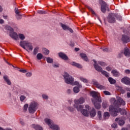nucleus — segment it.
I'll use <instances>...</instances> for the list:
<instances>
[{
    "mask_svg": "<svg viewBox=\"0 0 130 130\" xmlns=\"http://www.w3.org/2000/svg\"><path fill=\"white\" fill-rule=\"evenodd\" d=\"M74 106L78 111H82V109H83V106L82 105H78V104H75Z\"/></svg>",
    "mask_w": 130,
    "mask_h": 130,
    "instance_id": "24",
    "label": "nucleus"
},
{
    "mask_svg": "<svg viewBox=\"0 0 130 130\" xmlns=\"http://www.w3.org/2000/svg\"><path fill=\"white\" fill-rule=\"evenodd\" d=\"M74 103L76 104H83L85 103V99L83 97H81L78 100H75Z\"/></svg>",
    "mask_w": 130,
    "mask_h": 130,
    "instance_id": "15",
    "label": "nucleus"
},
{
    "mask_svg": "<svg viewBox=\"0 0 130 130\" xmlns=\"http://www.w3.org/2000/svg\"><path fill=\"white\" fill-rule=\"evenodd\" d=\"M99 64H100V66H102V67H105L106 66V63L102 61H98Z\"/></svg>",
    "mask_w": 130,
    "mask_h": 130,
    "instance_id": "42",
    "label": "nucleus"
},
{
    "mask_svg": "<svg viewBox=\"0 0 130 130\" xmlns=\"http://www.w3.org/2000/svg\"><path fill=\"white\" fill-rule=\"evenodd\" d=\"M38 13L40 14V15H44L45 14H46V12L44 11H42V10H41V11H38Z\"/></svg>",
    "mask_w": 130,
    "mask_h": 130,
    "instance_id": "49",
    "label": "nucleus"
},
{
    "mask_svg": "<svg viewBox=\"0 0 130 130\" xmlns=\"http://www.w3.org/2000/svg\"><path fill=\"white\" fill-rule=\"evenodd\" d=\"M3 79L7 84H8L9 86L12 85V82H11V80L9 78V76H8V75H4L3 76Z\"/></svg>",
    "mask_w": 130,
    "mask_h": 130,
    "instance_id": "18",
    "label": "nucleus"
},
{
    "mask_svg": "<svg viewBox=\"0 0 130 130\" xmlns=\"http://www.w3.org/2000/svg\"><path fill=\"white\" fill-rule=\"evenodd\" d=\"M25 99H26V96H25L24 95L20 96V101H24V100H25Z\"/></svg>",
    "mask_w": 130,
    "mask_h": 130,
    "instance_id": "47",
    "label": "nucleus"
},
{
    "mask_svg": "<svg viewBox=\"0 0 130 130\" xmlns=\"http://www.w3.org/2000/svg\"><path fill=\"white\" fill-rule=\"evenodd\" d=\"M106 70H107V71H108V72H110V71H111L112 69L111 68V67H108L106 68Z\"/></svg>",
    "mask_w": 130,
    "mask_h": 130,
    "instance_id": "54",
    "label": "nucleus"
},
{
    "mask_svg": "<svg viewBox=\"0 0 130 130\" xmlns=\"http://www.w3.org/2000/svg\"><path fill=\"white\" fill-rule=\"evenodd\" d=\"M43 52L44 53V54L48 55L49 54V50H48L47 49H43Z\"/></svg>",
    "mask_w": 130,
    "mask_h": 130,
    "instance_id": "40",
    "label": "nucleus"
},
{
    "mask_svg": "<svg viewBox=\"0 0 130 130\" xmlns=\"http://www.w3.org/2000/svg\"><path fill=\"white\" fill-rule=\"evenodd\" d=\"M73 91L74 93H79L80 92V88L77 86H75L73 88Z\"/></svg>",
    "mask_w": 130,
    "mask_h": 130,
    "instance_id": "33",
    "label": "nucleus"
},
{
    "mask_svg": "<svg viewBox=\"0 0 130 130\" xmlns=\"http://www.w3.org/2000/svg\"><path fill=\"white\" fill-rule=\"evenodd\" d=\"M119 111H121V114H122V115H125L126 114V111L125 110L119 109Z\"/></svg>",
    "mask_w": 130,
    "mask_h": 130,
    "instance_id": "41",
    "label": "nucleus"
},
{
    "mask_svg": "<svg viewBox=\"0 0 130 130\" xmlns=\"http://www.w3.org/2000/svg\"><path fill=\"white\" fill-rule=\"evenodd\" d=\"M121 40L123 43H127V42H129V37L125 35H123L122 36Z\"/></svg>",
    "mask_w": 130,
    "mask_h": 130,
    "instance_id": "16",
    "label": "nucleus"
},
{
    "mask_svg": "<svg viewBox=\"0 0 130 130\" xmlns=\"http://www.w3.org/2000/svg\"><path fill=\"white\" fill-rule=\"evenodd\" d=\"M28 106H29V105L27 104L24 105V106L23 107V109H24V111H27V109H28Z\"/></svg>",
    "mask_w": 130,
    "mask_h": 130,
    "instance_id": "46",
    "label": "nucleus"
},
{
    "mask_svg": "<svg viewBox=\"0 0 130 130\" xmlns=\"http://www.w3.org/2000/svg\"><path fill=\"white\" fill-rule=\"evenodd\" d=\"M80 56L82 57V59L85 60V61H88V57H87V55L84 53H80Z\"/></svg>",
    "mask_w": 130,
    "mask_h": 130,
    "instance_id": "26",
    "label": "nucleus"
},
{
    "mask_svg": "<svg viewBox=\"0 0 130 130\" xmlns=\"http://www.w3.org/2000/svg\"><path fill=\"white\" fill-rule=\"evenodd\" d=\"M80 80L83 82V83H88V80L83 77H80Z\"/></svg>",
    "mask_w": 130,
    "mask_h": 130,
    "instance_id": "44",
    "label": "nucleus"
},
{
    "mask_svg": "<svg viewBox=\"0 0 130 130\" xmlns=\"http://www.w3.org/2000/svg\"><path fill=\"white\" fill-rule=\"evenodd\" d=\"M38 50H39V48L38 47H36L34 49V54L35 55H36V54H37V53H38Z\"/></svg>",
    "mask_w": 130,
    "mask_h": 130,
    "instance_id": "34",
    "label": "nucleus"
},
{
    "mask_svg": "<svg viewBox=\"0 0 130 130\" xmlns=\"http://www.w3.org/2000/svg\"><path fill=\"white\" fill-rule=\"evenodd\" d=\"M108 81L111 85H114V84H116V80H114L112 77H109Z\"/></svg>",
    "mask_w": 130,
    "mask_h": 130,
    "instance_id": "25",
    "label": "nucleus"
},
{
    "mask_svg": "<svg viewBox=\"0 0 130 130\" xmlns=\"http://www.w3.org/2000/svg\"><path fill=\"white\" fill-rule=\"evenodd\" d=\"M111 126L113 128H117V124H116V123H114L112 124Z\"/></svg>",
    "mask_w": 130,
    "mask_h": 130,
    "instance_id": "48",
    "label": "nucleus"
},
{
    "mask_svg": "<svg viewBox=\"0 0 130 130\" xmlns=\"http://www.w3.org/2000/svg\"><path fill=\"white\" fill-rule=\"evenodd\" d=\"M125 73L127 75H128L130 74V70H125Z\"/></svg>",
    "mask_w": 130,
    "mask_h": 130,
    "instance_id": "55",
    "label": "nucleus"
},
{
    "mask_svg": "<svg viewBox=\"0 0 130 130\" xmlns=\"http://www.w3.org/2000/svg\"><path fill=\"white\" fill-rule=\"evenodd\" d=\"M67 109L69 110L70 112H74V111H75V108L73 107L69 106L67 107Z\"/></svg>",
    "mask_w": 130,
    "mask_h": 130,
    "instance_id": "37",
    "label": "nucleus"
},
{
    "mask_svg": "<svg viewBox=\"0 0 130 130\" xmlns=\"http://www.w3.org/2000/svg\"><path fill=\"white\" fill-rule=\"evenodd\" d=\"M74 84L75 85V86H77V85H79V82L75 81Z\"/></svg>",
    "mask_w": 130,
    "mask_h": 130,
    "instance_id": "60",
    "label": "nucleus"
},
{
    "mask_svg": "<svg viewBox=\"0 0 130 130\" xmlns=\"http://www.w3.org/2000/svg\"><path fill=\"white\" fill-rule=\"evenodd\" d=\"M121 130H128L127 128H122Z\"/></svg>",
    "mask_w": 130,
    "mask_h": 130,
    "instance_id": "64",
    "label": "nucleus"
},
{
    "mask_svg": "<svg viewBox=\"0 0 130 130\" xmlns=\"http://www.w3.org/2000/svg\"><path fill=\"white\" fill-rule=\"evenodd\" d=\"M111 73L114 77H119L120 76V74L117 70H112Z\"/></svg>",
    "mask_w": 130,
    "mask_h": 130,
    "instance_id": "23",
    "label": "nucleus"
},
{
    "mask_svg": "<svg viewBox=\"0 0 130 130\" xmlns=\"http://www.w3.org/2000/svg\"><path fill=\"white\" fill-rule=\"evenodd\" d=\"M46 60L48 63H53V59L52 58L50 57H47L46 58Z\"/></svg>",
    "mask_w": 130,
    "mask_h": 130,
    "instance_id": "30",
    "label": "nucleus"
},
{
    "mask_svg": "<svg viewBox=\"0 0 130 130\" xmlns=\"http://www.w3.org/2000/svg\"><path fill=\"white\" fill-rule=\"evenodd\" d=\"M121 82L125 84V85H129L130 86V79L127 77H125L121 79Z\"/></svg>",
    "mask_w": 130,
    "mask_h": 130,
    "instance_id": "14",
    "label": "nucleus"
},
{
    "mask_svg": "<svg viewBox=\"0 0 130 130\" xmlns=\"http://www.w3.org/2000/svg\"><path fill=\"white\" fill-rule=\"evenodd\" d=\"M15 14H16V15H19V14H20V13H21V12H20V10H19V9H18V8H15Z\"/></svg>",
    "mask_w": 130,
    "mask_h": 130,
    "instance_id": "45",
    "label": "nucleus"
},
{
    "mask_svg": "<svg viewBox=\"0 0 130 130\" xmlns=\"http://www.w3.org/2000/svg\"><path fill=\"white\" fill-rule=\"evenodd\" d=\"M18 36L21 40H24V39H25V36L23 34H19Z\"/></svg>",
    "mask_w": 130,
    "mask_h": 130,
    "instance_id": "35",
    "label": "nucleus"
},
{
    "mask_svg": "<svg viewBox=\"0 0 130 130\" xmlns=\"http://www.w3.org/2000/svg\"><path fill=\"white\" fill-rule=\"evenodd\" d=\"M37 58L39 59V60H40V59H42V57H43V55L41 53H38L37 55Z\"/></svg>",
    "mask_w": 130,
    "mask_h": 130,
    "instance_id": "36",
    "label": "nucleus"
},
{
    "mask_svg": "<svg viewBox=\"0 0 130 130\" xmlns=\"http://www.w3.org/2000/svg\"><path fill=\"white\" fill-rule=\"evenodd\" d=\"M6 30H8V31H10V36L12 38V39H14V40H19V38L18 37V34H17V32H14V29L12 28L11 26L9 25H7L5 27Z\"/></svg>",
    "mask_w": 130,
    "mask_h": 130,
    "instance_id": "2",
    "label": "nucleus"
},
{
    "mask_svg": "<svg viewBox=\"0 0 130 130\" xmlns=\"http://www.w3.org/2000/svg\"><path fill=\"white\" fill-rule=\"evenodd\" d=\"M90 94L93 99H91V101L92 100L94 101H97L98 102H102L101 100V97L99 96V93L95 91H91L90 92Z\"/></svg>",
    "mask_w": 130,
    "mask_h": 130,
    "instance_id": "8",
    "label": "nucleus"
},
{
    "mask_svg": "<svg viewBox=\"0 0 130 130\" xmlns=\"http://www.w3.org/2000/svg\"><path fill=\"white\" fill-rule=\"evenodd\" d=\"M119 120V125L120 126L123 125L125 122H124V120H122V119H120L119 118H117L115 119V121H118Z\"/></svg>",
    "mask_w": 130,
    "mask_h": 130,
    "instance_id": "22",
    "label": "nucleus"
},
{
    "mask_svg": "<svg viewBox=\"0 0 130 130\" xmlns=\"http://www.w3.org/2000/svg\"><path fill=\"white\" fill-rule=\"evenodd\" d=\"M106 106H107V105H106V104H105V103H103V107L104 108H106Z\"/></svg>",
    "mask_w": 130,
    "mask_h": 130,
    "instance_id": "59",
    "label": "nucleus"
},
{
    "mask_svg": "<svg viewBox=\"0 0 130 130\" xmlns=\"http://www.w3.org/2000/svg\"><path fill=\"white\" fill-rule=\"evenodd\" d=\"M93 61L94 62V63L93 64V67H94L95 70H96V71H98V72L101 73L103 71L102 68H101V67L99 66L98 65V64H97V62L96 61V60L93 59Z\"/></svg>",
    "mask_w": 130,
    "mask_h": 130,
    "instance_id": "13",
    "label": "nucleus"
},
{
    "mask_svg": "<svg viewBox=\"0 0 130 130\" xmlns=\"http://www.w3.org/2000/svg\"><path fill=\"white\" fill-rule=\"evenodd\" d=\"M106 10L109 12V7H108V6L105 2L103 1L101 5V12H102V13H105Z\"/></svg>",
    "mask_w": 130,
    "mask_h": 130,
    "instance_id": "10",
    "label": "nucleus"
},
{
    "mask_svg": "<svg viewBox=\"0 0 130 130\" xmlns=\"http://www.w3.org/2000/svg\"><path fill=\"white\" fill-rule=\"evenodd\" d=\"M38 108V104L35 101H33L29 104L28 111L29 113H35Z\"/></svg>",
    "mask_w": 130,
    "mask_h": 130,
    "instance_id": "5",
    "label": "nucleus"
},
{
    "mask_svg": "<svg viewBox=\"0 0 130 130\" xmlns=\"http://www.w3.org/2000/svg\"><path fill=\"white\" fill-rule=\"evenodd\" d=\"M103 50L104 52H110V51H111L110 49L108 48L103 49Z\"/></svg>",
    "mask_w": 130,
    "mask_h": 130,
    "instance_id": "50",
    "label": "nucleus"
},
{
    "mask_svg": "<svg viewBox=\"0 0 130 130\" xmlns=\"http://www.w3.org/2000/svg\"><path fill=\"white\" fill-rule=\"evenodd\" d=\"M127 97L128 98H130V93L129 92L127 93Z\"/></svg>",
    "mask_w": 130,
    "mask_h": 130,
    "instance_id": "63",
    "label": "nucleus"
},
{
    "mask_svg": "<svg viewBox=\"0 0 130 130\" xmlns=\"http://www.w3.org/2000/svg\"><path fill=\"white\" fill-rule=\"evenodd\" d=\"M61 26L63 30H68V31H70V32H71V33H73V32H74V30H73V29H72V28H70L69 27V26H68L66 24L61 23Z\"/></svg>",
    "mask_w": 130,
    "mask_h": 130,
    "instance_id": "19",
    "label": "nucleus"
},
{
    "mask_svg": "<svg viewBox=\"0 0 130 130\" xmlns=\"http://www.w3.org/2000/svg\"><path fill=\"white\" fill-rule=\"evenodd\" d=\"M87 9L89 10V11H90V12H91V14H92V15H96V13H95L94 11H93V9H92V8L89 6L87 7Z\"/></svg>",
    "mask_w": 130,
    "mask_h": 130,
    "instance_id": "39",
    "label": "nucleus"
},
{
    "mask_svg": "<svg viewBox=\"0 0 130 130\" xmlns=\"http://www.w3.org/2000/svg\"><path fill=\"white\" fill-rule=\"evenodd\" d=\"M32 127L36 130H43V128L42 127V126L39 125H32Z\"/></svg>",
    "mask_w": 130,
    "mask_h": 130,
    "instance_id": "27",
    "label": "nucleus"
},
{
    "mask_svg": "<svg viewBox=\"0 0 130 130\" xmlns=\"http://www.w3.org/2000/svg\"><path fill=\"white\" fill-rule=\"evenodd\" d=\"M101 73L102 74V75H103L104 76H105L106 78H108L109 77V73H107V72L105 71L102 70Z\"/></svg>",
    "mask_w": 130,
    "mask_h": 130,
    "instance_id": "32",
    "label": "nucleus"
},
{
    "mask_svg": "<svg viewBox=\"0 0 130 130\" xmlns=\"http://www.w3.org/2000/svg\"><path fill=\"white\" fill-rule=\"evenodd\" d=\"M92 103H93L94 107L96 109H100L101 108V105H100V104L101 102H99L97 101H94L92 100Z\"/></svg>",
    "mask_w": 130,
    "mask_h": 130,
    "instance_id": "20",
    "label": "nucleus"
},
{
    "mask_svg": "<svg viewBox=\"0 0 130 130\" xmlns=\"http://www.w3.org/2000/svg\"><path fill=\"white\" fill-rule=\"evenodd\" d=\"M4 21L3 19H0V24H4Z\"/></svg>",
    "mask_w": 130,
    "mask_h": 130,
    "instance_id": "61",
    "label": "nucleus"
},
{
    "mask_svg": "<svg viewBox=\"0 0 130 130\" xmlns=\"http://www.w3.org/2000/svg\"><path fill=\"white\" fill-rule=\"evenodd\" d=\"M42 97L45 100L48 99V96L46 94H42Z\"/></svg>",
    "mask_w": 130,
    "mask_h": 130,
    "instance_id": "51",
    "label": "nucleus"
},
{
    "mask_svg": "<svg viewBox=\"0 0 130 130\" xmlns=\"http://www.w3.org/2000/svg\"><path fill=\"white\" fill-rule=\"evenodd\" d=\"M89 113H90L91 117H95V115H96V110L95 109L93 108L91 110H89Z\"/></svg>",
    "mask_w": 130,
    "mask_h": 130,
    "instance_id": "21",
    "label": "nucleus"
},
{
    "mask_svg": "<svg viewBox=\"0 0 130 130\" xmlns=\"http://www.w3.org/2000/svg\"><path fill=\"white\" fill-rule=\"evenodd\" d=\"M3 7H2V6L0 5V13H2V12H3Z\"/></svg>",
    "mask_w": 130,
    "mask_h": 130,
    "instance_id": "62",
    "label": "nucleus"
},
{
    "mask_svg": "<svg viewBox=\"0 0 130 130\" xmlns=\"http://www.w3.org/2000/svg\"><path fill=\"white\" fill-rule=\"evenodd\" d=\"M58 55L59 57L62 58V59H63L64 60H69V57L67 56V55L62 52H60L58 53Z\"/></svg>",
    "mask_w": 130,
    "mask_h": 130,
    "instance_id": "17",
    "label": "nucleus"
},
{
    "mask_svg": "<svg viewBox=\"0 0 130 130\" xmlns=\"http://www.w3.org/2000/svg\"><path fill=\"white\" fill-rule=\"evenodd\" d=\"M124 53L125 56H129L130 55L129 49H128L127 48H125Z\"/></svg>",
    "mask_w": 130,
    "mask_h": 130,
    "instance_id": "29",
    "label": "nucleus"
},
{
    "mask_svg": "<svg viewBox=\"0 0 130 130\" xmlns=\"http://www.w3.org/2000/svg\"><path fill=\"white\" fill-rule=\"evenodd\" d=\"M31 76H32V73H27L26 74V77H31Z\"/></svg>",
    "mask_w": 130,
    "mask_h": 130,
    "instance_id": "52",
    "label": "nucleus"
},
{
    "mask_svg": "<svg viewBox=\"0 0 130 130\" xmlns=\"http://www.w3.org/2000/svg\"><path fill=\"white\" fill-rule=\"evenodd\" d=\"M63 77L66 84H74V81H75V80L68 73L65 72L63 75Z\"/></svg>",
    "mask_w": 130,
    "mask_h": 130,
    "instance_id": "7",
    "label": "nucleus"
},
{
    "mask_svg": "<svg viewBox=\"0 0 130 130\" xmlns=\"http://www.w3.org/2000/svg\"><path fill=\"white\" fill-rule=\"evenodd\" d=\"M104 93L105 95H110V92L107 91H104Z\"/></svg>",
    "mask_w": 130,
    "mask_h": 130,
    "instance_id": "53",
    "label": "nucleus"
},
{
    "mask_svg": "<svg viewBox=\"0 0 130 130\" xmlns=\"http://www.w3.org/2000/svg\"><path fill=\"white\" fill-rule=\"evenodd\" d=\"M109 110L111 113V114H112V115H113V116H117V109L116 108H115L114 107L111 106L109 107Z\"/></svg>",
    "mask_w": 130,
    "mask_h": 130,
    "instance_id": "11",
    "label": "nucleus"
},
{
    "mask_svg": "<svg viewBox=\"0 0 130 130\" xmlns=\"http://www.w3.org/2000/svg\"><path fill=\"white\" fill-rule=\"evenodd\" d=\"M98 117H99L100 120H101L102 119V114L101 113V111L98 112Z\"/></svg>",
    "mask_w": 130,
    "mask_h": 130,
    "instance_id": "38",
    "label": "nucleus"
},
{
    "mask_svg": "<svg viewBox=\"0 0 130 130\" xmlns=\"http://www.w3.org/2000/svg\"><path fill=\"white\" fill-rule=\"evenodd\" d=\"M71 64L72 66H73V67H76V68H78V69H81L82 68V66H81V64L75 62H72Z\"/></svg>",
    "mask_w": 130,
    "mask_h": 130,
    "instance_id": "28",
    "label": "nucleus"
},
{
    "mask_svg": "<svg viewBox=\"0 0 130 130\" xmlns=\"http://www.w3.org/2000/svg\"><path fill=\"white\" fill-rule=\"evenodd\" d=\"M115 18H117V19L119 20V21H121L122 20L120 15L111 13L108 16V21L109 23H115Z\"/></svg>",
    "mask_w": 130,
    "mask_h": 130,
    "instance_id": "4",
    "label": "nucleus"
},
{
    "mask_svg": "<svg viewBox=\"0 0 130 130\" xmlns=\"http://www.w3.org/2000/svg\"><path fill=\"white\" fill-rule=\"evenodd\" d=\"M19 72H20V73H23L24 74H25V73H27V71H26V70H20Z\"/></svg>",
    "mask_w": 130,
    "mask_h": 130,
    "instance_id": "56",
    "label": "nucleus"
},
{
    "mask_svg": "<svg viewBox=\"0 0 130 130\" xmlns=\"http://www.w3.org/2000/svg\"><path fill=\"white\" fill-rule=\"evenodd\" d=\"M20 46L21 47L25 49L27 52H30L33 50V46L31 43L27 41H21L20 42Z\"/></svg>",
    "mask_w": 130,
    "mask_h": 130,
    "instance_id": "1",
    "label": "nucleus"
},
{
    "mask_svg": "<svg viewBox=\"0 0 130 130\" xmlns=\"http://www.w3.org/2000/svg\"><path fill=\"white\" fill-rule=\"evenodd\" d=\"M122 54H123L122 53H119L117 57H118L119 58L122 57Z\"/></svg>",
    "mask_w": 130,
    "mask_h": 130,
    "instance_id": "57",
    "label": "nucleus"
},
{
    "mask_svg": "<svg viewBox=\"0 0 130 130\" xmlns=\"http://www.w3.org/2000/svg\"><path fill=\"white\" fill-rule=\"evenodd\" d=\"M53 68H58L59 67V64H54L53 65Z\"/></svg>",
    "mask_w": 130,
    "mask_h": 130,
    "instance_id": "58",
    "label": "nucleus"
},
{
    "mask_svg": "<svg viewBox=\"0 0 130 130\" xmlns=\"http://www.w3.org/2000/svg\"><path fill=\"white\" fill-rule=\"evenodd\" d=\"M16 17L17 20H21L22 19V15L21 14H17L16 15Z\"/></svg>",
    "mask_w": 130,
    "mask_h": 130,
    "instance_id": "43",
    "label": "nucleus"
},
{
    "mask_svg": "<svg viewBox=\"0 0 130 130\" xmlns=\"http://www.w3.org/2000/svg\"><path fill=\"white\" fill-rule=\"evenodd\" d=\"M109 116H110L109 113L105 112L104 114L103 118H104V119H108V118H109Z\"/></svg>",
    "mask_w": 130,
    "mask_h": 130,
    "instance_id": "31",
    "label": "nucleus"
},
{
    "mask_svg": "<svg viewBox=\"0 0 130 130\" xmlns=\"http://www.w3.org/2000/svg\"><path fill=\"white\" fill-rule=\"evenodd\" d=\"M117 100H115V99L112 98L111 99V101L113 102V104L114 106H117V107H118L119 105H125V102L121 99V98L118 96L117 97Z\"/></svg>",
    "mask_w": 130,
    "mask_h": 130,
    "instance_id": "6",
    "label": "nucleus"
},
{
    "mask_svg": "<svg viewBox=\"0 0 130 130\" xmlns=\"http://www.w3.org/2000/svg\"><path fill=\"white\" fill-rule=\"evenodd\" d=\"M45 122H46V123H47V125H48V126L50 128H51V129L59 130V127L58 126V125L53 123V121L51 119L46 118L45 119Z\"/></svg>",
    "mask_w": 130,
    "mask_h": 130,
    "instance_id": "3",
    "label": "nucleus"
},
{
    "mask_svg": "<svg viewBox=\"0 0 130 130\" xmlns=\"http://www.w3.org/2000/svg\"><path fill=\"white\" fill-rule=\"evenodd\" d=\"M85 108L86 109H83L81 111V113L84 116H89V112H90L91 107H89V105H86Z\"/></svg>",
    "mask_w": 130,
    "mask_h": 130,
    "instance_id": "9",
    "label": "nucleus"
},
{
    "mask_svg": "<svg viewBox=\"0 0 130 130\" xmlns=\"http://www.w3.org/2000/svg\"><path fill=\"white\" fill-rule=\"evenodd\" d=\"M93 84L98 89H100V90H106V87L99 83L98 82L93 80L92 81Z\"/></svg>",
    "mask_w": 130,
    "mask_h": 130,
    "instance_id": "12",
    "label": "nucleus"
}]
</instances>
